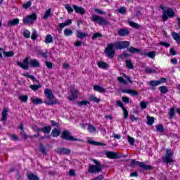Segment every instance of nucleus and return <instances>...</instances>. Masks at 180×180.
I'll return each mask as SVG.
<instances>
[{"mask_svg": "<svg viewBox=\"0 0 180 180\" xmlns=\"http://www.w3.org/2000/svg\"><path fill=\"white\" fill-rule=\"evenodd\" d=\"M92 161L96 164V165L91 164L89 165V174H99V172H102V164L95 159H93Z\"/></svg>", "mask_w": 180, "mask_h": 180, "instance_id": "f257e3e1", "label": "nucleus"}, {"mask_svg": "<svg viewBox=\"0 0 180 180\" xmlns=\"http://www.w3.org/2000/svg\"><path fill=\"white\" fill-rule=\"evenodd\" d=\"M44 94L47 98V99L44 101L46 105H56V103H57V102L53 101V99H54V94H53V91L51 90L46 89L44 90Z\"/></svg>", "mask_w": 180, "mask_h": 180, "instance_id": "f03ea898", "label": "nucleus"}, {"mask_svg": "<svg viewBox=\"0 0 180 180\" xmlns=\"http://www.w3.org/2000/svg\"><path fill=\"white\" fill-rule=\"evenodd\" d=\"M136 165H138V167H139L140 168H142V169H144L145 171H150V169H151L152 168L151 165H146V163L143 162H139L134 159L131 160L130 167L131 168H134Z\"/></svg>", "mask_w": 180, "mask_h": 180, "instance_id": "7ed1b4c3", "label": "nucleus"}, {"mask_svg": "<svg viewBox=\"0 0 180 180\" xmlns=\"http://www.w3.org/2000/svg\"><path fill=\"white\" fill-rule=\"evenodd\" d=\"M36 20H37V15L34 13L31 15H26L23 18L22 22L24 25H33Z\"/></svg>", "mask_w": 180, "mask_h": 180, "instance_id": "20e7f679", "label": "nucleus"}, {"mask_svg": "<svg viewBox=\"0 0 180 180\" xmlns=\"http://www.w3.org/2000/svg\"><path fill=\"white\" fill-rule=\"evenodd\" d=\"M60 138L63 140H67L68 141H80L79 139L71 136V133L67 130H64L62 132V135L60 136Z\"/></svg>", "mask_w": 180, "mask_h": 180, "instance_id": "39448f33", "label": "nucleus"}, {"mask_svg": "<svg viewBox=\"0 0 180 180\" xmlns=\"http://www.w3.org/2000/svg\"><path fill=\"white\" fill-rule=\"evenodd\" d=\"M175 16V12L172 8H167L166 10H164L163 14L162 15L163 22H167L168 18H174Z\"/></svg>", "mask_w": 180, "mask_h": 180, "instance_id": "423d86ee", "label": "nucleus"}, {"mask_svg": "<svg viewBox=\"0 0 180 180\" xmlns=\"http://www.w3.org/2000/svg\"><path fill=\"white\" fill-rule=\"evenodd\" d=\"M172 157H174V153H172V150L166 149V155L162 158V160L163 162H166V164H171V162H174Z\"/></svg>", "mask_w": 180, "mask_h": 180, "instance_id": "0eeeda50", "label": "nucleus"}, {"mask_svg": "<svg viewBox=\"0 0 180 180\" xmlns=\"http://www.w3.org/2000/svg\"><path fill=\"white\" fill-rule=\"evenodd\" d=\"M115 44H108L105 48V53L107 54L108 58H113L115 57Z\"/></svg>", "mask_w": 180, "mask_h": 180, "instance_id": "6e6552de", "label": "nucleus"}, {"mask_svg": "<svg viewBox=\"0 0 180 180\" xmlns=\"http://www.w3.org/2000/svg\"><path fill=\"white\" fill-rule=\"evenodd\" d=\"M91 20H93V22L98 23V25H109V22L106 20H105V18L96 15H93L91 17Z\"/></svg>", "mask_w": 180, "mask_h": 180, "instance_id": "1a4fd4ad", "label": "nucleus"}, {"mask_svg": "<svg viewBox=\"0 0 180 180\" xmlns=\"http://www.w3.org/2000/svg\"><path fill=\"white\" fill-rule=\"evenodd\" d=\"M114 46L117 50H123V49H127L130 46V42L127 41L115 42Z\"/></svg>", "mask_w": 180, "mask_h": 180, "instance_id": "9d476101", "label": "nucleus"}, {"mask_svg": "<svg viewBox=\"0 0 180 180\" xmlns=\"http://www.w3.org/2000/svg\"><path fill=\"white\" fill-rule=\"evenodd\" d=\"M29 63V58L26 57L23 60V63L20 62H17V65H18V67H20V68H22V70H29V66L27 65Z\"/></svg>", "mask_w": 180, "mask_h": 180, "instance_id": "9b49d317", "label": "nucleus"}, {"mask_svg": "<svg viewBox=\"0 0 180 180\" xmlns=\"http://www.w3.org/2000/svg\"><path fill=\"white\" fill-rule=\"evenodd\" d=\"M9 112V109L4 108L1 112V122H3L4 126H5L6 123V120H8V112Z\"/></svg>", "mask_w": 180, "mask_h": 180, "instance_id": "f8f14e48", "label": "nucleus"}, {"mask_svg": "<svg viewBox=\"0 0 180 180\" xmlns=\"http://www.w3.org/2000/svg\"><path fill=\"white\" fill-rule=\"evenodd\" d=\"M74 11H75V13H79V15H84L85 13H86V11H85V8L81 6H78L75 4L72 6Z\"/></svg>", "mask_w": 180, "mask_h": 180, "instance_id": "ddd939ff", "label": "nucleus"}, {"mask_svg": "<svg viewBox=\"0 0 180 180\" xmlns=\"http://www.w3.org/2000/svg\"><path fill=\"white\" fill-rule=\"evenodd\" d=\"M56 153H58V154H71V150L66 148H57L55 150Z\"/></svg>", "mask_w": 180, "mask_h": 180, "instance_id": "4468645a", "label": "nucleus"}, {"mask_svg": "<svg viewBox=\"0 0 180 180\" xmlns=\"http://www.w3.org/2000/svg\"><path fill=\"white\" fill-rule=\"evenodd\" d=\"M29 65L32 68H39L40 67V62L37 59H32L30 60Z\"/></svg>", "mask_w": 180, "mask_h": 180, "instance_id": "2eb2a0df", "label": "nucleus"}, {"mask_svg": "<svg viewBox=\"0 0 180 180\" xmlns=\"http://www.w3.org/2000/svg\"><path fill=\"white\" fill-rule=\"evenodd\" d=\"M106 156L108 158H111L112 160H116V158H119V154L116 152H107Z\"/></svg>", "mask_w": 180, "mask_h": 180, "instance_id": "dca6fc26", "label": "nucleus"}, {"mask_svg": "<svg viewBox=\"0 0 180 180\" xmlns=\"http://www.w3.org/2000/svg\"><path fill=\"white\" fill-rule=\"evenodd\" d=\"M71 96L68 97L69 101H74L78 96V91L73 89L70 91Z\"/></svg>", "mask_w": 180, "mask_h": 180, "instance_id": "f3484780", "label": "nucleus"}, {"mask_svg": "<svg viewBox=\"0 0 180 180\" xmlns=\"http://www.w3.org/2000/svg\"><path fill=\"white\" fill-rule=\"evenodd\" d=\"M122 92L124 94H130V95H132V96H137V95H139V92L131 89H122Z\"/></svg>", "mask_w": 180, "mask_h": 180, "instance_id": "a211bd4d", "label": "nucleus"}, {"mask_svg": "<svg viewBox=\"0 0 180 180\" xmlns=\"http://www.w3.org/2000/svg\"><path fill=\"white\" fill-rule=\"evenodd\" d=\"M141 56H145V57H149V58H155V51H150L148 53H141Z\"/></svg>", "mask_w": 180, "mask_h": 180, "instance_id": "6ab92c4d", "label": "nucleus"}, {"mask_svg": "<svg viewBox=\"0 0 180 180\" xmlns=\"http://www.w3.org/2000/svg\"><path fill=\"white\" fill-rule=\"evenodd\" d=\"M129 33H130V32L127 28L120 29L118 31V36H122V37L128 36Z\"/></svg>", "mask_w": 180, "mask_h": 180, "instance_id": "aec40b11", "label": "nucleus"}, {"mask_svg": "<svg viewBox=\"0 0 180 180\" xmlns=\"http://www.w3.org/2000/svg\"><path fill=\"white\" fill-rule=\"evenodd\" d=\"M94 90L96 91V92H100V94H104V92H106V89H105V88L98 85L94 86Z\"/></svg>", "mask_w": 180, "mask_h": 180, "instance_id": "412c9836", "label": "nucleus"}, {"mask_svg": "<svg viewBox=\"0 0 180 180\" xmlns=\"http://www.w3.org/2000/svg\"><path fill=\"white\" fill-rule=\"evenodd\" d=\"M127 51H129V53H131L132 54H137L140 53V49L134 48L133 46H130L127 48Z\"/></svg>", "mask_w": 180, "mask_h": 180, "instance_id": "4be33fe9", "label": "nucleus"}, {"mask_svg": "<svg viewBox=\"0 0 180 180\" xmlns=\"http://www.w3.org/2000/svg\"><path fill=\"white\" fill-rule=\"evenodd\" d=\"M145 72L147 74H155L157 72V68L153 67V68H146L145 70Z\"/></svg>", "mask_w": 180, "mask_h": 180, "instance_id": "5701e85b", "label": "nucleus"}, {"mask_svg": "<svg viewBox=\"0 0 180 180\" xmlns=\"http://www.w3.org/2000/svg\"><path fill=\"white\" fill-rule=\"evenodd\" d=\"M85 37H88V33L82 32L81 31H77V39H85Z\"/></svg>", "mask_w": 180, "mask_h": 180, "instance_id": "b1692460", "label": "nucleus"}, {"mask_svg": "<svg viewBox=\"0 0 180 180\" xmlns=\"http://www.w3.org/2000/svg\"><path fill=\"white\" fill-rule=\"evenodd\" d=\"M27 176L29 180H39V176L33 173H28Z\"/></svg>", "mask_w": 180, "mask_h": 180, "instance_id": "393cba45", "label": "nucleus"}, {"mask_svg": "<svg viewBox=\"0 0 180 180\" xmlns=\"http://www.w3.org/2000/svg\"><path fill=\"white\" fill-rule=\"evenodd\" d=\"M173 39L176 41L178 44L180 43V34L176 32L172 33Z\"/></svg>", "mask_w": 180, "mask_h": 180, "instance_id": "a878e982", "label": "nucleus"}, {"mask_svg": "<svg viewBox=\"0 0 180 180\" xmlns=\"http://www.w3.org/2000/svg\"><path fill=\"white\" fill-rule=\"evenodd\" d=\"M45 43L46 44H50V43H53V36L51 34H47L45 37Z\"/></svg>", "mask_w": 180, "mask_h": 180, "instance_id": "bb28decb", "label": "nucleus"}, {"mask_svg": "<svg viewBox=\"0 0 180 180\" xmlns=\"http://www.w3.org/2000/svg\"><path fill=\"white\" fill-rule=\"evenodd\" d=\"M60 133H61V131H60V129L55 128L52 130L51 136H53V137H58Z\"/></svg>", "mask_w": 180, "mask_h": 180, "instance_id": "cd10ccee", "label": "nucleus"}, {"mask_svg": "<svg viewBox=\"0 0 180 180\" xmlns=\"http://www.w3.org/2000/svg\"><path fill=\"white\" fill-rule=\"evenodd\" d=\"M31 102L34 104V105H41V103H43V101H41V98H31Z\"/></svg>", "mask_w": 180, "mask_h": 180, "instance_id": "c85d7f7f", "label": "nucleus"}, {"mask_svg": "<svg viewBox=\"0 0 180 180\" xmlns=\"http://www.w3.org/2000/svg\"><path fill=\"white\" fill-rule=\"evenodd\" d=\"M41 131H42V133H44L45 134H49V133L51 131V127L46 126L43 128H41Z\"/></svg>", "mask_w": 180, "mask_h": 180, "instance_id": "c756f323", "label": "nucleus"}, {"mask_svg": "<svg viewBox=\"0 0 180 180\" xmlns=\"http://www.w3.org/2000/svg\"><path fill=\"white\" fill-rule=\"evenodd\" d=\"M41 129V128L37 127V126L32 127V129L34 130V131H36V133H37V135H33V136H32V137H39L40 136Z\"/></svg>", "mask_w": 180, "mask_h": 180, "instance_id": "7c9ffc66", "label": "nucleus"}, {"mask_svg": "<svg viewBox=\"0 0 180 180\" xmlns=\"http://www.w3.org/2000/svg\"><path fill=\"white\" fill-rule=\"evenodd\" d=\"M71 23H72V20L71 19H68L66 22L63 23H60L59 25V27H60V29H63V27H65V26H68L69 25H71Z\"/></svg>", "mask_w": 180, "mask_h": 180, "instance_id": "2f4dec72", "label": "nucleus"}, {"mask_svg": "<svg viewBox=\"0 0 180 180\" xmlns=\"http://www.w3.org/2000/svg\"><path fill=\"white\" fill-rule=\"evenodd\" d=\"M8 26H16V25H19L18 18H15V19L8 21Z\"/></svg>", "mask_w": 180, "mask_h": 180, "instance_id": "473e14b6", "label": "nucleus"}, {"mask_svg": "<svg viewBox=\"0 0 180 180\" xmlns=\"http://www.w3.org/2000/svg\"><path fill=\"white\" fill-rule=\"evenodd\" d=\"M18 99L21 102H23L24 103H26L27 102L28 99H29V97H27V96L21 95V96H18Z\"/></svg>", "mask_w": 180, "mask_h": 180, "instance_id": "72a5a7b5", "label": "nucleus"}, {"mask_svg": "<svg viewBox=\"0 0 180 180\" xmlns=\"http://www.w3.org/2000/svg\"><path fill=\"white\" fill-rule=\"evenodd\" d=\"M127 57H130V54L127 53V52H123L118 56V58H120V60H125Z\"/></svg>", "mask_w": 180, "mask_h": 180, "instance_id": "f704fd0d", "label": "nucleus"}, {"mask_svg": "<svg viewBox=\"0 0 180 180\" xmlns=\"http://www.w3.org/2000/svg\"><path fill=\"white\" fill-rule=\"evenodd\" d=\"M37 37H39V34H37V31L36 29H34L32 33L31 39L32 40H37Z\"/></svg>", "mask_w": 180, "mask_h": 180, "instance_id": "c9c22d12", "label": "nucleus"}, {"mask_svg": "<svg viewBox=\"0 0 180 180\" xmlns=\"http://www.w3.org/2000/svg\"><path fill=\"white\" fill-rule=\"evenodd\" d=\"M65 9H66L68 13H72V12H74V8H72L70 4H65Z\"/></svg>", "mask_w": 180, "mask_h": 180, "instance_id": "e433bc0d", "label": "nucleus"}, {"mask_svg": "<svg viewBox=\"0 0 180 180\" xmlns=\"http://www.w3.org/2000/svg\"><path fill=\"white\" fill-rule=\"evenodd\" d=\"M126 66L129 70H133V68H134V66L133 65V63H131V60H126Z\"/></svg>", "mask_w": 180, "mask_h": 180, "instance_id": "4c0bfd02", "label": "nucleus"}, {"mask_svg": "<svg viewBox=\"0 0 180 180\" xmlns=\"http://www.w3.org/2000/svg\"><path fill=\"white\" fill-rule=\"evenodd\" d=\"M90 101H92L93 102H96V103H99V102H101V99L98 98L96 96L94 95L90 96Z\"/></svg>", "mask_w": 180, "mask_h": 180, "instance_id": "58836bf2", "label": "nucleus"}, {"mask_svg": "<svg viewBox=\"0 0 180 180\" xmlns=\"http://www.w3.org/2000/svg\"><path fill=\"white\" fill-rule=\"evenodd\" d=\"M161 82H160L158 80H152L150 82V85L151 86H158V85H160Z\"/></svg>", "mask_w": 180, "mask_h": 180, "instance_id": "ea45409f", "label": "nucleus"}, {"mask_svg": "<svg viewBox=\"0 0 180 180\" xmlns=\"http://www.w3.org/2000/svg\"><path fill=\"white\" fill-rule=\"evenodd\" d=\"M159 91H160L161 94H167L168 92V88L165 86H161L159 87Z\"/></svg>", "mask_w": 180, "mask_h": 180, "instance_id": "a19ab883", "label": "nucleus"}, {"mask_svg": "<svg viewBox=\"0 0 180 180\" xmlns=\"http://www.w3.org/2000/svg\"><path fill=\"white\" fill-rule=\"evenodd\" d=\"M37 56H41L44 58H47V52H44L43 51H37Z\"/></svg>", "mask_w": 180, "mask_h": 180, "instance_id": "79ce46f5", "label": "nucleus"}, {"mask_svg": "<svg viewBox=\"0 0 180 180\" xmlns=\"http://www.w3.org/2000/svg\"><path fill=\"white\" fill-rule=\"evenodd\" d=\"M147 124H148V126H152V124L154 123V117H147Z\"/></svg>", "mask_w": 180, "mask_h": 180, "instance_id": "37998d69", "label": "nucleus"}, {"mask_svg": "<svg viewBox=\"0 0 180 180\" xmlns=\"http://www.w3.org/2000/svg\"><path fill=\"white\" fill-rule=\"evenodd\" d=\"M129 26H131V27H134V29H139V27H140V25H139V24L133 21H129Z\"/></svg>", "mask_w": 180, "mask_h": 180, "instance_id": "c03bdc74", "label": "nucleus"}, {"mask_svg": "<svg viewBox=\"0 0 180 180\" xmlns=\"http://www.w3.org/2000/svg\"><path fill=\"white\" fill-rule=\"evenodd\" d=\"M3 54L4 56L6 57H13V56L15 55V53H13V51H4L3 52Z\"/></svg>", "mask_w": 180, "mask_h": 180, "instance_id": "a18cd8bd", "label": "nucleus"}, {"mask_svg": "<svg viewBox=\"0 0 180 180\" xmlns=\"http://www.w3.org/2000/svg\"><path fill=\"white\" fill-rule=\"evenodd\" d=\"M51 15V8L48 9L43 16V19H47Z\"/></svg>", "mask_w": 180, "mask_h": 180, "instance_id": "49530a36", "label": "nucleus"}, {"mask_svg": "<svg viewBox=\"0 0 180 180\" xmlns=\"http://www.w3.org/2000/svg\"><path fill=\"white\" fill-rule=\"evenodd\" d=\"M98 65L99 68H108V64L105 62H98Z\"/></svg>", "mask_w": 180, "mask_h": 180, "instance_id": "de8ad7c7", "label": "nucleus"}, {"mask_svg": "<svg viewBox=\"0 0 180 180\" xmlns=\"http://www.w3.org/2000/svg\"><path fill=\"white\" fill-rule=\"evenodd\" d=\"M22 34L25 39H30V31L25 30Z\"/></svg>", "mask_w": 180, "mask_h": 180, "instance_id": "09e8293b", "label": "nucleus"}, {"mask_svg": "<svg viewBox=\"0 0 180 180\" xmlns=\"http://www.w3.org/2000/svg\"><path fill=\"white\" fill-rule=\"evenodd\" d=\"M90 144H93L94 146H106V143L95 141H91L89 142Z\"/></svg>", "mask_w": 180, "mask_h": 180, "instance_id": "8fccbe9b", "label": "nucleus"}, {"mask_svg": "<svg viewBox=\"0 0 180 180\" xmlns=\"http://www.w3.org/2000/svg\"><path fill=\"white\" fill-rule=\"evenodd\" d=\"M157 131H159V133H164V126L159 124L156 126Z\"/></svg>", "mask_w": 180, "mask_h": 180, "instance_id": "3c124183", "label": "nucleus"}, {"mask_svg": "<svg viewBox=\"0 0 180 180\" xmlns=\"http://www.w3.org/2000/svg\"><path fill=\"white\" fill-rule=\"evenodd\" d=\"M39 150L41 153H42V154H44V155H47V152L46 151V147L43 146L42 144H40Z\"/></svg>", "mask_w": 180, "mask_h": 180, "instance_id": "603ef678", "label": "nucleus"}, {"mask_svg": "<svg viewBox=\"0 0 180 180\" xmlns=\"http://www.w3.org/2000/svg\"><path fill=\"white\" fill-rule=\"evenodd\" d=\"M64 34H65V36H67V37H68V36H72V30H70V29H65V30H64Z\"/></svg>", "mask_w": 180, "mask_h": 180, "instance_id": "864d4df0", "label": "nucleus"}, {"mask_svg": "<svg viewBox=\"0 0 180 180\" xmlns=\"http://www.w3.org/2000/svg\"><path fill=\"white\" fill-rule=\"evenodd\" d=\"M30 6H32V1H27V3L22 5V8L24 9H28V8H30Z\"/></svg>", "mask_w": 180, "mask_h": 180, "instance_id": "5fc2aeb1", "label": "nucleus"}, {"mask_svg": "<svg viewBox=\"0 0 180 180\" xmlns=\"http://www.w3.org/2000/svg\"><path fill=\"white\" fill-rule=\"evenodd\" d=\"M148 105V103L146 102V101H141L140 103V106H141V109H147Z\"/></svg>", "mask_w": 180, "mask_h": 180, "instance_id": "6e6d98bb", "label": "nucleus"}, {"mask_svg": "<svg viewBox=\"0 0 180 180\" xmlns=\"http://www.w3.org/2000/svg\"><path fill=\"white\" fill-rule=\"evenodd\" d=\"M103 35H102V34L99 33V32H96L93 34L92 36V39L93 40L95 39H98L99 37H103Z\"/></svg>", "mask_w": 180, "mask_h": 180, "instance_id": "4d7b16f0", "label": "nucleus"}, {"mask_svg": "<svg viewBox=\"0 0 180 180\" xmlns=\"http://www.w3.org/2000/svg\"><path fill=\"white\" fill-rule=\"evenodd\" d=\"M170 119H172L175 116V109L174 108H171L169 112Z\"/></svg>", "mask_w": 180, "mask_h": 180, "instance_id": "13d9d810", "label": "nucleus"}, {"mask_svg": "<svg viewBox=\"0 0 180 180\" xmlns=\"http://www.w3.org/2000/svg\"><path fill=\"white\" fill-rule=\"evenodd\" d=\"M30 88H31V89H32V91H37V89H39V88H41V85L33 84V85L30 86Z\"/></svg>", "mask_w": 180, "mask_h": 180, "instance_id": "bf43d9fd", "label": "nucleus"}, {"mask_svg": "<svg viewBox=\"0 0 180 180\" xmlns=\"http://www.w3.org/2000/svg\"><path fill=\"white\" fill-rule=\"evenodd\" d=\"M79 106H82V105H89V101H80V102H78L77 103Z\"/></svg>", "mask_w": 180, "mask_h": 180, "instance_id": "052dcab7", "label": "nucleus"}, {"mask_svg": "<svg viewBox=\"0 0 180 180\" xmlns=\"http://www.w3.org/2000/svg\"><path fill=\"white\" fill-rule=\"evenodd\" d=\"M123 112H124V119H127L129 117V111H127V109L126 108H122Z\"/></svg>", "mask_w": 180, "mask_h": 180, "instance_id": "680f3d73", "label": "nucleus"}, {"mask_svg": "<svg viewBox=\"0 0 180 180\" xmlns=\"http://www.w3.org/2000/svg\"><path fill=\"white\" fill-rule=\"evenodd\" d=\"M128 142L131 146H134V138L128 136Z\"/></svg>", "mask_w": 180, "mask_h": 180, "instance_id": "e2e57ef3", "label": "nucleus"}, {"mask_svg": "<svg viewBox=\"0 0 180 180\" xmlns=\"http://www.w3.org/2000/svg\"><path fill=\"white\" fill-rule=\"evenodd\" d=\"M88 130L90 131V133H92L94 131H96V128H95V127L93 125H89Z\"/></svg>", "mask_w": 180, "mask_h": 180, "instance_id": "0e129e2a", "label": "nucleus"}, {"mask_svg": "<svg viewBox=\"0 0 180 180\" xmlns=\"http://www.w3.org/2000/svg\"><path fill=\"white\" fill-rule=\"evenodd\" d=\"M45 64H46L47 68H49L50 70L51 68H53V63L49 62V61H45Z\"/></svg>", "mask_w": 180, "mask_h": 180, "instance_id": "69168bd1", "label": "nucleus"}, {"mask_svg": "<svg viewBox=\"0 0 180 180\" xmlns=\"http://www.w3.org/2000/svg\"><path fill=\"white\" fill-rule=\"evenodd\" d=\"M119 13H122V15L126 13V8L124 7H121L118 9Z\"/></svg>", "mask_w": 180, "mask_h": 180, "instance_id": "338daca9", "label": "nucleus"}, {"mask_svg": "<svg viewBox=\"0 0 180 180\" xmlns=\"http://www.w3.org/2000/svg\"><path fill=\"white\" fill-rule=\"evenodd\" d=\"M117 106H120V108H122V109L126 108V107H124V105H123V103H122V101L120 100L117 101Z\"/></svg>", "mask_w": 180, "mask_h": 180, "instance_id": "774afa93", "label": "nucleus"}]
</instances>
